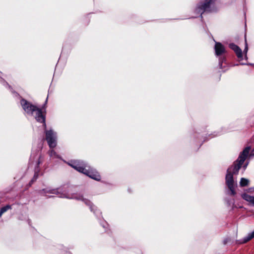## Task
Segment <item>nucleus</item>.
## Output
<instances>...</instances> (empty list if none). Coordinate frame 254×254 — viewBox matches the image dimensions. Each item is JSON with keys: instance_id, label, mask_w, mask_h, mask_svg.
<instances>
[{"instance_id": "obj_8", "label": "nucleus", "mask_w": 254, "mask_h": 254, "mask_svg": "<svg viewBox=\"0 0 254 254\" xmlns=\"http://www.w3.org/2000/svg\"><path fill=\"white\" fill-rule=\"evenodd\" d=\"M253 238H254V230L252 232L249 233L247 236L244 237L242 239L239 240V243H246Z\"/></svg>"}, {"instance_id": "obj_10", "label": "nucleus", "mask_w": 254, "mask_h": 254, "mask_svg": "<svg viewBox=\"0 0 254 254\" xmlns=\"http://www.w3.org/2000/svg\"><path fill=\"white\" fill-rule=\"evenodd\" d=\"M244 198L247 201L251 202L253 205H254V196H251L246 194Z\"/></svg>"}, {"instance_id": "obj_4", "label": "nucleus", "mask_w": 254, "mask_h": 254, "mask_svg": "<svg viewBox=\"0 0 254 254\" xmlns=\"http://www.w3.org/2000/svg\"><path fill=\"white\" fill-rule=\"evenodd\" d=\"M71 166H72L73 168L76 169L77 171H78L79 172H81L84 174H86V175L88 176L91 178L94 179L95 180H99L100 179V176L99 175V174L95 171H94L93 170H87L85 168L80 167V166H77L76 165H74L73 164L70 165Z\"/></svg>"}, {"instance_id": "obj_11", "label": "nucleus", "mask_w": 254, "mask_h": 254, "mask_svg": "<svg viewBox=\"0 0 254 254\" xmlns=\"http://www.w3.org/2000/svg\"><path fill=\"white\" fill-rule=\"evenodd\" d=\"M11 207L9 205H7L1 208L0 210L3 213L6 212L7 210L10 209Z\"/></svg>"}, {"instance_id": "obj_1", "label": "nucleus", "mask_w": 254, "mask_h": 254, "mask_svg": "<svg viewBox=\"0 0 254 254\" xmlns=\"http://www.w3.org/2000/svg\"><path fill=\"white\" fill-rule=\"evenodd\" d=\"M250 149V146L246 147L241 152L238 158L234 162L233 165L227 169L225 177L226 184L231 191V194L232 195H234L236 194L233 176L238 174L240 168L248 156Z\"/></svg>"}, {"instance_id": "obj_2", "label": "nucleus", "mask_w": 254, "mask_h": 254, "mask_svg": "<svg viewBox=\"0 0 254 254\" xmlns=\"http://www.w3.org/2000/svg\"><path fill=\"white\" fill-rule=\"evenodd\" d=\"M21 104L23 109L27 113L31 114L35 117L37 121L41 123H44V126H45V117L41 109L30 104L24 100H21Z\"/></svg>"}, {"instance_id": "obj_3", "label": "nucleus", "mask_w": 254, "mask_h": 254, "mask_svg": "<svg viewBox=\"0 0 254 254\" xmlns=\"http://www.w3.org/2000/svg\"><path fill=\"white\" fill-rule=\"evenodd\" d=\"M214 3V0H205L204 1L199 2L195 9L197 14H200V17L202 18V14L205 12H212L213 9L211 6Z\"/></svg>"}, {"instance_id": "obj_5", "label": "nucleus", "mask_w": 254, "mask_h": 254, "mask_svg": "<svg viewBox=\"0 0 254 254\" xmlns=\"http://www.w3.org/2000/svg\"><path fill=\"white\" fill-rule=\"evenodd\" d=\"M46 140L51 148L55 147L57 145L56 142V133L53 130H50L46 132Z\"/></svg>"}, {"instance_id": "obj_15", "label": "nucleus", "mask_w": 254, "mask_h": 254, "mask_svg": "<svg viewBox=\"0 0 254 254\" xmlns=\"http://www.w3.org/2000/svg\"><path fill=\"white\" fill-rule=\"evenodd\" d=\"M225 200H226V202L227 204L228 205H231V204L232 202H231V200L230 199H229V198H226V199H225Z\"/></svg>"}, {"instance_id": "obj_13", "label": "nucleus", "mask_w": 254, "mask_h": 254, "mask_svg": "<svg viewBox=\"0 0 254 254\" xmlns=\"http://www.w3.org/2000/svg\"><path fill=\"white\" fill-rule=\"evenodd\" d=\"M245 49L244 50V53L245 55H247V52H248V44H247V39H246V36H245Z\"/></svg>"}, {"instance_id": "obj_9", "label": "nucleus", "mask_w": 254, "mask_h": 254, "mask_svg": "<svg viewBox=\"0 0 254 254\" xmlns=\"http://www.w3.org/2000/svg\"><path fill=\"white\" fill-rule=\"evenodd\" d=\"M249 181L245 178H242L240 182V185L241 187L247 186L249 184Z\"/></svg>"}, {"instance_id": "obj_12", "label": "nucleus", "mask_w": 254, "mask_h": 254, "mask_svg": "<svg viewBox=\"0 0 254 254\" xmlns=\"http://www.w3.org/2000/svg\"><path fill=\"white\" fill-rule=\"evenodd\" d=\"M219 66L220 68H222V64L225 61V58L224 57H220L219 59Z\"/></svg>"}, {"instance_id": "obj_6", "label": "nucleus", "mask_w": 254, "mask_h": 254, "mask_svg": "<svg viewBox=\"0 0 254 254\" xmlns=\"http://www.w3.org/2000/svg\"><path fill=\"white\" fill-rule=\"evenodd\" d=\"M229 48L233 50L237 58L240 60H243V53L241 49L237 45L233 43H230L229 45Z\"/></svg>"}, {"instance_id": "obj_7", "label": "nucleus", "mask_w": 254, "mask_h": 254, "mask_svg": "<svg viewBox=\"0 0 254 254\" xmlns=\"http://www.w3.org/2000/svg\"><path fill=\"white\" fill-rule=\"evenodd\" d=\"M214 49H215V55L217 56H221L225 51V48H224L223 45L219 42L215 43Z\"/></svg>"}, {"instance_id": "obj_14", "label": "nucleus", "mask_w": 254, "mask_h": 254, "mask_svg": "<svg viewBox=\"0 0 254 254\" xmlns=\"http://www.w3.org/2000/svg\"><path fill=\"white\" fill-rule=\"evenodd\" d=\"M50 155L51 157L56 156V152L54 151V150L52 149L50 151Z\"/></svg>"}, {"instance_id": "obj_17", "label": "nucleus", "mask_w": 254, "mask_h": 254, "mask_svg": "<svg viewBox=\"0 0 254 254\" xmlns=\"http://www.w3.org/2000/svg\"><path fill=\"white\" fill-rule=\"evenodd\" d=\"M245 59L246 60H248L247 54V55H245Z\"/></svg>"}, {"instance_id": "obj_20", "label": "nucleus", "mask_w": 254, "mask_h": 254, "mask_svg": "<svg viewBox=\"0 0 254 254\" xmlns=\"http://www.w3.org/2000/svg\"><path fill=\"white\" fill-rule=\"evenodd\" d=\"M240 64L245 65V64H245V63H241Z\"/></svg>"}, {"instance_id": "obj_18", "label": "nucleus", "mask_w": 254, "mask_h": 254, "mask_svg": "<svg viewBox=\"0 0 254 254\" xmlns=\"http://www.w3.org/2000/svg\"><path fill=\"white\" fill-rule=\"evenodd\" d=\"M2 214H3V213L1 211H0V217H1V216L2 215Z\"/></svg>"}, {"instance_id": "obj_19", "label": "nucleus", "mask_w": 254, "mask_h": 254, "mask_svg": "<svg viewBox=\"0 0 254 254\" xmlns=\"http://www.w3.org/2000/svg\"><path fill=\"white\" fill-rule=\"evenodd\" d=\"M226 243H227V240H225L224 241V244H226Z\"/></svg>"}, {"instance_id": "obj_21", "label": "nucleus", "mask_w": 254, "mask_h": 254, "mask_svg": "<svg viewBox=\"0 0 254 254\" xmlns=\"http://www.w3.org/2000/svg\"><path fill=\"white\" fill-rule=\"evenodd\" d=\"M217 134H215V135H214L212 137L214 136H217Z\"/></svg>"}, {"instance_id": "obj_16", "label": "nucleus", "mask_w": 254, "mask_h": 254, "mask_svg": "<svg viewBox=\"0 0 254 254\" xmlns=\"http://www.w3.org/2000/svg\"><path fill=\"white\" fill-rule=\"evenodd\" d=\"M248 165V162H247V163H246V164H245L243 166V169H244V170L246 169V168H247V167Z\"/></svg>"}]
</instances>
